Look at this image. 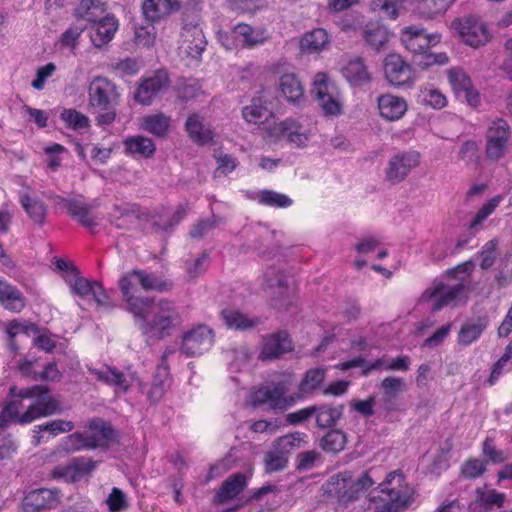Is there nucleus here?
<instances>
[{
    "label": "nucleus",
    "instance_id": "nucleus-1",
    "mask_svg": "<svg viewBox=\"0 0 512 512\" xmlns=\"http://www.w3.org/2000/svg\"><path fill=\"white\" fill-rule=\"evenodd\" d=\"M10 394L17 399L9 402L1 411L2 429L13 420L27 424L37 418L54 414L57 410V403L51 398L45 386L36 385L21 389L11 387Z\"/></svg>",
    "mask_w": 512,
    "mask_h": 512
},
{
    "label": "nucleus",
    "instance_id": "nucleus-2",
    "mask_svg": "<svg viewBox=\"0 0 512 512\" xmlns=\"http://www.w3.org/2000/svg\"><path fill=\"white\" fill-rule=\"evenodd\" d=\"M414 500V489L402 473L390 472L386 479L369 494L367 509L371 512H402Z\"/></svg>",
    "mask_w": 512,
    "mask_h": 512
},
{
    "label": "nucleus",
    "instance_id": "nucleus-3",
    "mask_svg": "<svg viewBox=\"0 0 512 512\" xmlns=\"http://www.w3.org/2000/svg\"><path fill=\"white\" fill-rule=\"evenodd\" d=\"M143 334L161 339L181 323V317L174 304L168 300L149 299L146 305L131 313Z\"/></svg>",
    "mask_w": 512,
    "mask_h": 512
},
{
    "label": "nucleus",
    "instance_id": "nucleus-4",
    "mask_svg": "<svg viewBox=\"0 0 512 512\" xmlns=\"http://www.w3.org/2000/svg\"><path fill=\"white\" fill-rule=\"evenodd\" d=\"M474 268L475 263L472 260L459 264L447 273L446 282L439 281L427 288L421 296V301L428 303L432 311L457 303L465 294L464 283Z\"/></svg>",
    "mask_w": 512,
    "mask_h": 512
},
{
    "label": "nucleus",
    "instance_id": "nucleus-5",
    "mask_svg": "<svg viewBox=\"0 0 512 512\" xmlns=\"http://www.w3.org/2000/svg\"><path fill=\"white\" fill-rule=\"evenodd\" d=\"M263 129L266 136L273 141L285 139L296 147H304L311 140L315 127L309 117L301 115L266 122Z\"/></svg>",
    "mask_w": 512,
    "mask_h": 512
},
{
    "label": "nucleus",
    "instance_id": "nucleus-6",
    "mask_svg": "<svg viewBox=\"0 0 512 512\" xmlns=\"http://www.w3.org/2000/svg\"><path fill=\"white\" fill-rule=\"evenodd\" d=\"M311 94L325 116L334 118L343 114V94L326 73L315 74L311 85Z\"/></svg>",
    "mask_w": 512,
    "mask_h": 512
},
{
    "label": "nucleus",
    "instance_id": "nucleus-7",
    "mask_svg": "<svg viewBox=\"0 0 512 512\" xmlns=\"http://www.w3.org/2000/svg\"><path fill=\"white\" fill-rule=\"evenodd\" d=\"M216 37L218 43L226 50L253 49L266 43L269 38L265 28L246 23H238L229 31L219 30Z\"/></svg>",
    "mask_w": 512,
    "mask_h": 512
},
{
    "label": "nucleus",
    "instance_id": "nucleus-8",
    "mask_svg": "<svg viewBox=\"0 0 512 512\" xmlns=\"http://www.w3.org/2000/svg\"><path fill=\"white\" fill-rule=\"evenodd\" d=\"M373 480L367 474L354 479L350 472L330 477L324 484V492L336 497L339 502L347 505L357 499L371 486Z\"/></svg>",
    "mask_w": 512,
    "mask_h": 512
},
{
    "label": "nucleus",
    "instance_id": "nucleus-9",
    "mask_svg": "<svg viewBox=\"0 0 512 512\" xmlns=\"http://www.w3.org/2000/svg\"><path fill=\"white\" fill-rule=\"evenodd\" d=\"M89 103L98 112L100 124H110L115 119L113 106L118 98L116 86L107 78L95 77L88 89Z\"/></svg>",
    "mask_w": 512,
    "mask_h": 512
},
{
    "label": "nucleus",
    "instance_id": "nucleus-10",
    "mask_svg": "<svg viewBox=\"0 0 512 512\" xmlns=\"http://www.w3.org/2000/svg\"><path fill=\"white\" fill-rule=\"evenodd\" d=\"M290 387L288 379L272 382L253 391L251 400L253 404H269L273 409L286 410L300 398L297 394H289Z\"/></svg>",
    "mask_w": 512,
    "mask_h": 512
},
{
    "label": "nucleus",
    "instance_id": "nucleus-11",
    "mask_svg": "<svg viewBox=\"0 0 512 512\" xmlns=\"http://www.w3.org/2000/svg\"><path fill=\"white\" fill-rule=\"evenodd\" d=\"M63 279L72 295L83 300H93L98 306L107 305V294L99 282L83 277L78 270L68 271Z\"/></svg>",
    "mask_w": 512,
    "mask_h": 512
},
{
    "label": "nucleus",
    "instance_id": "nucleus-12",
    "mask_svg": "<svg viewBox=\"0 0 512 512\" xmlns=\"http://www.w3.org/2000/svg\"><path fill=\"white\" fill-rule=\"evenodd\" d=\"M452 28L458 33L462 41L472 48L484 46L491 40L488 27L475 16L455 19L452 22Z\"/></svg>",
    "mask_w": 512,
    "mask_h": 512
},
{
    "label": "nucleus",
    "instance_id": "nucleus-13",
    "mask_svg": "<svg viewBox=\"0 0 512 512\" xmlns=\"http://www.w3.org/2000/svg\"><path fill=\"white\" fill-rule=\"evenodd\" d=\"M446 75L451 90L458 100L473 108L480 105V94L463 68L452 67L446 71Z\"/></svg>",
    "mask_w": 512,
    "mask_h": 512
},
{
    "label": "nucleus",
    "instance_id": "nucleus-14",
    "mask_svg": "<svg viewBox=\"0 0 512 512\" xmlns=\"http://www.w3.org/2000/svg\"><path fill=\"white\" fill-rule=\"evenodd\" d=\"M420 162L421 154L418 151H399L389 159L385 170V177L390 183H400L413 169L420 165Z\"/></svg>",
    "mask_w": 512,
    "mask_h": 512
},
{
    "label": "nucleus",
    "instance_id": "nucleus-15",
    "mask_svg": "<svg viewBox=\"0 0 512 512\" xmlns=\"http://www.w3.org/2000/svg\"><path fill=\"white\" fill-rule=\"evenodd\" d=\"M214 342V333L206 325H197L183 334L180 351L188 356H198L208 351Z\"/></svg>",
    "mask_w": 512,
    "mask_h": 512
},
{
    "label": "nucleus",
    "instance_id": "nucleus-16",
    "mask_svg": "<svg viewBox=\"0 0 512 512\" xmlns=\"http://www.w3.org/2000/svg\"><path fill=\"white\" fill-rule=\"evenodd\" d=\"M400 39L413 58L424 49H430L440 43L442 35L440 33L428 34L422 27L411 25L402 29Z\"/></svg>",
    "mask_w": 512,
    "mask_h": 512
},
{
    "label": "nucleus",
    "instance_id": "nucleus-17",
    "mask_svg": "<svg viewBox=\"0 0 512 512\" xmlns=\"http://www.w3.org/2000/svg\"><path fill=\"white\" fill-rule=\"evenodd\" d=\"M89 372L96 379L114 387L116 393H126L133 385L142 387L140 379L131 371L121 372L110 366L89 368Z\"/></svg>",
    "mask_w": 512,
    "mask_h": 512
},
{
    "label": "nucleus",
    "instance_id": "nucleus-18",
    "mask_svg": "<svg viewBox=\"0 0 512 512\" xmlns=\"http://www.w3.org/2000/svg\"><path fill=\"white\" fill-rule=\"evenodd\" d=\"M206 40L202 28L197 24L186 23L180 35L179 53L189 58L191 61L198 62L205 47Z\"/></svg>",
    "mask_w": 512,
    "mask_h": 512
},
{
    "label": "nucleus",
    "instance_id": "nucleus-19",
    "mask_svg": "<svg viewBox=\"0 0 512 512\" xmlns=\"http://www.w3.org/2000/svg\"><path fill=\"white\" fill-rule=\"evenodd\" d=\"M510 138V128L503 119L494 120L486 134V154L493 161L499 160L505 154Z\"/></svg>",
    "mask_w": 512,
    "mask_h": 512
},
{
    "label": "nucleus",
    "instance_id": "nucleus-20",
    "mask_svg": "<svg viewBox=\"0 0 512 512\" xmlns=\"http://www.w3.org/2000/svg\"><path fill=\"white\" fill-rule=\"evenodd\" d=\"M384 74L394 86H410L415 82L411 66L399 54H388L384 60Z\"/></svg>",
    "mask_w": 512,
    "mask_h": 512
},
{
    "label": "nucleus",
    "instance_id": "nucleus-21",
    "mask_svg": "<svg viewBox=\"0 0 512 512\" xmlns=\"http://www.w3.org/2000/svg\"><path fill=\"white\" fill-rule=\"evenodd\" d=\"M342 77L352 87H361L370 83L372 76L368 70L364 58L360 56H349L344 58L340 64Z\"/></svg>",
    "mask_w": 512,
    "mask_h": 512
},
{
    "label": "nucleus",
    "instance_id": "nucleus-22",
    "mask_svg": "<svg viewBox=\"0 0 512 512\" xmlns=\"http://www.w3.org/2000/svg\"><path fill=\"white\" fill-rule=\"evenodd\" d=\"M97 463L91 458L78 457L72 459L65 466H58L53 470L55 478H63L69 482L80 481L90 475L96 468Z\"/></svg>",
    "mask_w": 512,
    "mask_h": 512
},
{
    "label": "nucleus",
    "instance_id": "nucleus-23",
    "mask_svg": "<svg viewBox=\"0 0 512 512\" xmlns=\"http://www.w3.org/2000/svg\"><path fill=\"white\" fill-rule=\"evenodd\" d=\"M168 84L167 72L157 71L153 76L142 81L135 93V99L143 105H149L158 94L168 87Z\"/></svg>",
    "mask_w": 512,
    "mask_h": 512
},
{
    "label": "nucleus",
    "instance_id": "nucleus-24",
    "mask_svg": "<svg viewBox=\"0 0 512 512\" xmlns=\"http://www.w3.org/2000/svg\"><path fill=\"white\" fill-rule=\"evenodd\" d=\"M377 108L382 119L395 122L402 119L406 114L408 103L401 96L385 93L377 98Z\"/></svg>",
    "mask_w": 512,
    "mask_h": 512
},
{
    "label": "nucleus",
    "instance_id": "nucleus-25",
    "mask_svg": "<svg viewBox=\"0 0 512 512\" xmlns=\"http://www.w3.org/2000/svg\"><path fill=\"white\" fill-rule=\"evenodd\" d=\"M59 500V491L56 489H36L30 491L23 499L24 512H39L42 509L53 508Z\"/></svg>",
    "mask_w": 512,
    "mask_h": 512
},
{
    "label": "nucleus",
    "instance_id": "nucleus-26",
    "mask_svg": "<svg viewBox=\"0 0 512 512\" xmlns=\"http://www.w3.org/2000/svg\"><path fill=\"white\" fill-rule=\"evenodd\" d=\"M136 276H138V271L133 270L123 275L119 280V287L129 313L138 312V308L146 305L149 300V298L136 295L137 288L140 286V283L135 279Z\"/></svg>",
    "mask_w": 512,
    "mask_h": 512
},
{
    "label": "nucleus",
    "instance_id": "nucleus-27",
    "mask_svg": "<svg viewBox=\"0 0 512 512\" xmlns=\"http://www.w3.org/2000/svg\"><path fill=\"white\" fill-rule=\"evenodd\" d=\"M280 94L295 106H300L305 101V90L298 75L293 71L284 72L279 78Z\"/></svg>",
    "mask_w": 512,
    "mask_h": 512
},
{
    "label": "nucleus",
    "instance_id": "nucleus-28",
    "mask_svg": "<svg viewBox=\"0 0 512 512\" xmlns=\"http://www.w3.org/2000/svg\"><path fill=\"white\" fill-rule=\"evenodd\" d=\"M506 495L487 486L479 487L475 491V498L469 505V512H491L493 507L504 505Z\"/></svg>",
    "mask_w": 512,
    "mask_h": 512
},
{
    "label": "nucleus",
    "instance_id": "nucleus-29",
    "mask_svg": "<svg viewBox=\"0 0 512 512\" xmlns=\"http://www.w3.org/2000/svg\"><path fill=\"white\" fill-rule=\"evenodd\" d=\"M293 343L286 332L271 334L263 339L260 352L262 359L278 358L281 355L292 351Z\"/></svg>",
    "mask_w": 512,
    "mask_h": 512
},
{
    "label": "nucleus",
    "instance_id": "nucleus-30",
    "mask_svg": "<svg viewBox=\"0 0 512 512\" xmlns=\"http://www.w3.org/2000/svg\"><path fill=\"white\" fill-rule=\"evenodd\" d=\"M180 0H144L143 15L150 22H157L180 9Z\"/></svg>",
    "mask_w": 512,
    "mask_h": 512
},
{
    "label": "nucleus",
    "instance_id": "nucleus-31",
    "mask_svg": "<svg viewBox=\"0 0 512 512\" xmlns=\"http://www.w3.org/2000/svg\"><path fill=\"white\" fill-rule=\"evenodd\" d=\"M118 29V21L113 15H107L91 26L90 37L93 45L100 48L110 42Z\"/></svg>",
    "mask_w": 512,
    "mask_h": 512
},
{
    "label": "nucleus",
    "instance_id": "nucleus-32",
    "mask_svg": "<svg viewBox=\"0 0 512 512\" xmlns=\"http://www.w3.org/2000/svg\"><path fill=\"white\" fill-rule=\"evenodd\" d=\"M380 389L382 390V406L388 411H395L396 398L405 390V382L400 377L388 376L384 378L380 383Z\"/></svg>",
    "mask_w": 512,
    "mask_h": 512
},
{
    "label": "nucleus",
    "instance_id": "nucleus-33",
    "mask_svg": "<svg viewBox=\"0 0 512 512\" xmlns=\"http://www.w3.org/2000/svg\"><path fill=\"white\" fill-rule=\"evenodd\" d=\"M74 429V423L63 419H55L47 423L37 425L33 429V442L38 445L44 442L45 434L49 437H56L60 434L70 432Z\"/></svg>",
    "mask_w": 512,
    "mask_h": 512
},
{
    "label": "nucleus",
    "instance_id": "nucleus-34",
    "mask_svg": "<svg viewBox=\"0 0 512 512\" xmlns=\"http://www.w3.org/2000/svg\"><path fill=\"white\" fill-rule=\"evenodd\" d=\"M0 304L4 309L17 313L25 306L21 291L2 278H0Z\"/></svg>",
    "mask_w": 512,
    "mask_h": 512
},
{
    "label": "nucleus",
    "instance_id": "nucleus-35",
    "mask_svg": "<svg viewBox=\"0 0 512 512\" xmlns=\"http://www.w3.org/2000/svg\"><path fill=\"white\" fill-rule=\"evenodd\" d=\"M75 15L94 25L110 14L106 12L105 3L100 0H81L75 9Z\"/></svg>",
    "mask_w": 512,
    "mask_h": 512
},
{
    "label": "nucleus",
    "instance_id": "nucleus-36",
    "mask_svg": "<svg viewBox=\"0 0 512 512\" xmlns=\"http://www.w3.org/2000/svg\"><path fill=\"white\" fill-rule=\"evenodd\" d=\"M186 131L189 137L198 144L209 143L213 139V131L209 124L198 114H192L188 117Z\"/></svg>",
    "mask_w": 512,
    "mask_h": 512
},
{
    "label": "nucleus",
    "instance_id": "nucleus-37",
    "mask_svg": "<svg viewBox=\"0 0 512 512\" xmlns=\"http://www.w3.org/2000/svg\"><path fill=\"white\" fill-rule=\"evenodd\" d=\"M329 44V35L323 28L313 29L305 33L300 40L301 50L310 54L322 52L328 48Z\"/></svg>",
    "mask_w": 512,
    "mask_h": 512
},
{
    "label": "nucleus",
    "instance_id": "nucleus-38",
    "mask_svg": "<svg viewBox=\"0 0 512 512\" xmlns=\"http://www.w3.org/2000/svg\"><path fill=\"white\" fill-rule=\"evenodd\" d=\"M488 320L484 317L466 321L457 336L460 345L469 346L476 342L487 328Z\"/></svg>",
    "mask_w": 512,
    "mask_h": 512
},
{
    "label": "nucleus",
    "instance_id": "nucleus-39",
    "mask_svg": "<svg viewBox=\"0 0 512 512\" xmlns=\"http://www.w3.org/2000/svg\"><path fill=\"white\" fill-rule=\"evenodd\" d=\"M503 200V195H495L487 200L484 204H482V206L477 210V212L469 221L467 225L468 229L473 233L481 231L484 227V222L496 211Z\"/></svg>",
    "mask_w": 512,
    "mask_h": 512
},
{
    "label": "nucleus",
    "instance_id": "nucleus-40",
    "mask_svg": "<svg viewBox=\"0 0 512 512\" xmlns=\"http://www.w3.org/2000/svg\"><path fill=\"white\" fill-rule=\"evenodd\" d=\"M127 154L134 158H150L155 153L154 142L144 136L128 137L124 140Z\"/></svg>",
    "mask_w": 512,
    "mask_h": 512
},
{
    "label": "nucleus",
    "instance_id": "nucleus-41",
    "mask_svg": "<svg viewBox=\"0 0 512 512\" xmlns=\"http://www.w3.org/2000/svg\"><path fill=\"white\" fill-rule=\"evenodd\" d=\"M246 486V478L242 474L230 476L220 487L215 496V503L223 504L239 495Z\"/></svg>",
    "mask_w": 512,
    "mask_h": 512
},
{
    "label": "nucleus",
    "instance_id": "nucleus-42",
    "mask_svg": "<svg viewBox=\"0 0 512 512\" xmlns=\"http://www.w3.org/2000/svg\"><path fill=\"white\" fill-rule=\"evenodd\" d=\"M171 119L163 113L147 115L141 120V129L155 136L162 137L170 129Z\"/></svg>",
    "mask_w": 512,
    "mask_h": 512
},
{
    "label": "nucleus",
    "instance_id": "nucleus-43",
    "mask_svg": "<svg viewBox=\"0 0 512 512\" xmlns=\"http://www.w3.org/2000/svg\"><path fill=\"white\" fill-rule=\"evenodd\" d=\"M243 118L247 123L259 124L263 120H267L270 111L266 105V101L262 97L253 98L251 103L242 110Z\"/></svg>",
    "mask_w": 512,
    "mask_h": 512
},
{
    "label": "nucleus",
    "instance_id": "nucleus-44",
    "mask_svg": "<svg viewBox=\"0 0 512 512\" xmlns=\"http://www.w3.org/2000/svg\"><path fill=\"white\" fill-rule=\"evenodd\" d=\"M308 443V435L303 432H293L279 437L275 440L274 446L278 451L284 453L287 457L296 449L303 448Z\"/></svg>",
    "mask_w": 512,
    "mask_h": 512
},
{
    "label": "nucleus",
    "instance_id": "nucleus-45",
    "mask_svg": "<svg viewBox=\"0 0 512 512\" xmlns=\"http://www.w3.org/2000/svg\"><path fill=\"white\" fill-rule=\"evenodd\" d=\"M222 317L225 324L232 329L246 330L255 327L258 324V319L249 317L236 309H224Z\"/></svg>",
    "mask_w": 512,
    "mask_h": 512
},
{
    "label": "nucleus",
    "instance_id": "nucleus-46",
    "mask_svg": "<svg viewBox=\"0 0 512 512\" xmlns=\"http://www.w3.org/2000/svg\"><path fill=\"white\" fill-rule=\"evenodd\" d=\"M97 443L98 439L94 436H86L85 432H75L62 440L61 447L64 451L74 452L95 448Z\"/></svg>",
    "mask_w": 512,
    "mask_h": 512
},
{
    "label": "nucleus",
    "instance_id": "nucleus-47",
    "mask_svg": "<svg viewBox=\"0 0 512 512\" xmlns=\"http://www.w3.org/2000/svg\"><path fill=\"white\" fill-rule=\"evenodd\" d=\"M316 424L320 428H328L336 424L342 415L341 406H315Z\"/></svg>",
    "mask_w": 512,
    "mask_h": 512
},
{
    "label": "nucleus",
    "instance_id": "nucleus-48",
    "mask_svg": "<svg viewBox=\"0 0 512 512\" xmlns=\"http://www.w3.org/2000/svg\"><path fill=\"white\" fill-rule=\"evenodd\" d=\"M418 99L423 105L433 109H442L448 103L446 96L439 89L431 85L421 87Z\"/></svg>",
    "mask_w": 512,
    "mask_h": 512
},
{
    "label": "nucleus",
    "instance_id": "nucleus-49",
    "mask_svg": "<svg viewBox=\"0 0 512 512\" xmlns=\"http://www.w3.org/2000/svg\"><path fill=\"white\" fill-rule=\"evenodd\" d=\"M365 41L375 50H381L390 39V32L382 25L372 24L364 31Z\"/></svg>",
    "mask_w": 512,
    "mask_h": 512
},
{
    "label": "nucleus",
    "instance_id": "nucleus-50",
    "mask_svg": "<svg viewBox=\"0 0 512 512\" xmlns=\"http://www.w3.org/2000/svg\"><path fill=\"white\" fill-rule=\"evenodd\" d=\"M412 60L417 67L427 69L433 65L442 66L448 64L449 57L445 52L432 53L430 49H424L423 52L416 54Z\"/></svg>",
    "mask_w": 512,
    "mask_h": 512
},
{
    "label": "nucleus",
    "instance_id": "nucleus-51",
    "mask_svg": "<svg viewBox=\"0 0 512 512\" xmlns=\"http://www.w3.org/2000/svg\"><path fill=\"white\" fill-rule=\"evenodd\" d=\"M20 203L34 222L43 223L46 216V207L41 201L28 194H23L20 197Z\"/></svg>",
    "mask_w": 512,
    "mask_h": 512
},
{
    "label": "nucleus",
    "instance_id": "nucleus-52",
    "mask_svg": "<svg viewBox=\"0 0 512 512\" xmlns=\"http://www.w3.org/2000/svg\"><path fill=\"white\" fill-rule=\"evenodd\" d=\"M138 276L135 279L140 283V287L145 290L165 291L171 287V283L153 273L144 270H137Z\"/></svg>",
    "mask_w": 512,
    "mask_h": 512
},
{
    "label": "nucleus",
    "instance_id": "nucleus-53",
    "mask_svg": "<svg viewBox=\"0 0 512 512\" xmlns=\"http://www.w3.org/2000/svg\"><path fill=\"white\" fill-rule=\"evenodd\" d=\"M169 368L167 365H159L154 377V381L148 397L150 400L156 402L164 394L166 387L168 386Z\"/></svg>",
    "mask_w": 512,
    "mask_h": 512
},
{
    "label": "nucleus",
    "instance_id": "nucleus-54",
    "mask_svg": "<svg viewBox=\"0 0 512 512\" xmlns=\"http://www.w3.org/2000/svg\"><path fill=\"white\" fill-rule=\"evenodd\" d=\"M326 370L323 368H313L308 370L299 384L301 393H310L318 389L325 379Z\"/></svg>",
    "mask_w": 512,
    "mask_h": 512
},
{
    "label": "nucleus",
    "instance_id": "nucleus-55",
    "mask_svg": "<svg viewBox=\"0 0 512 512\" xmlns=\"http://www.w3.org/2000/svg\"><path fill=\"white\" fill-rule=\"evenodd\" d=\"M258 201L262 205L276 208H287L293 204V200L289 196L273 190L260 191Z\"/></svg>",
    "mask_w": 512,
    "mask_h": 512
},
{
    "label": "nucleus",
    "instance_id": "nucleus-56",
    "mask_svg": "<svg viewBox=\"0 0 512 512\" xmlns=\"http://www.w3.org/2000/svg\"><path fill=\"white\" fill-rule=\"evenodd\" d=\"M456 0H421L419 12L426 18H433L444 13Z\"/></svg>",
    "mask_w": 512,
    "mask_h": 512
},
{
    "label": "nucleus",
    "instance_id": "nucleus-57",
    "mask_svg": "<svg viewBox=\"0 0 512 512\" xmlns=\"http://www.w3.org/2000/svg\"><path fill=\"white\" fill-rule=\"evenodd\" d=\"M86 436H94L98 439L96 447L104 445L113 435V431L104 421L93 419L89 423V429L85 431Z\"/></svg>",
    "mask_w": 512,
    "mask_h": 512
},
{
    "label": "nucleus",
    "instance_id": "nucleus-58",
    "mask_svg": "<svg viewBox=\"0 0 512 512\" xmlns=\"http://www.w3.org/2000/svg\"><path fill=\"white\" fill-rule=\"evenodd\" d=\"M346 445V435L340 430L328 432L321 440L323 450L337 453L344 449Z\"/></svg>",
    "mask_w": 512,
    "mask_h": 512
},
{
    "label": "nucleus",
    "instance_id": "nucleus-59",
    "mask_svg": "<svg viewBox=\"0 0 512 512\" xmlns=\"http://www.w3.org/2000/svg\"><path fill=\"white\" fill-rule=\"evenodd\" d=\"M338 367L343 371L354 367H362L364 376H367L370 372L374 370H384L383 357L369 364H365V360L363 357H356L350 361L341 363Z\"/></svg>",
    "mask_w": 512,
    "mask_h": 512
},
{
    "label": "nucleus",
    "instance_id": "nucleus-60",
    "mask_svg": "<svg viewBox=\"0 0 512 512\" xmlns=\"http://www.w3.org/2000/svg\"><path fill=\"white\" fill-rule=\"evenodd\" d=\"M68 212L90 229L97 225L95 219L90 215L89 208L79 201L70 202Z\"/></svg>",
    "mask_w": 512,
    "mask_h": 512
},
{
    "label": "nucleus",
    "instance_id": "nucleus-61",
    "mask_svg": "<svg viewBox=\"0 0 512 512\" xmlns=\"http://www.w3.org/2000/svg\"><path fill=\"white\" fill-rule=\"evenodd\" d=\"M404 0H374L371 3L372 11H382L386 17L396 19Z\"/></svg>",
    "mask_w": 512,
    "mask_h": 512
},
{
    "label": "nucleus",
    "instance_id": "nucleus-62",
    "mask_svg": "<svg viewBox=\"0 0 512 512\" xmlns=\"http://www.w3.org/2000/svg\"><path fill=\"white\" fill-rule=\"evenodd\" d=\"M486 471V461L479 458H468L461 465V475L467 479H475Z\"/></svg>",
    "mask_w": 512,
    "mask_h": 512
},
{
    "label": "nucleus",
    "instance_id": "nucleus-63",
    "mask_svg": "<svg viewBox=\"0 0 512 512\" xmlns=\"http://www.w3.org/2000/svg\"><path fill=\"white\" fill-rule=\"evenodd\" d=\"M287 462L288 457L281 451H278V449L273 445V449L269 451L265 457L266 471L274 472L282 470L286 467Z\"/></svg>",
    "mask_w": 512,
    "mask_h": 512
},
{
    "label": "nucleus",
    "instance_id": "nucleus-64",
    "mask_svg": "<svg viewBox=\"0 0 512 512\" xmlns=\"http://www.w3.org/2000/svg\"><path fill=\"white\" fill-rule=\"evenodd\" d=\"M109 512H121L128 507L126 494L119 488L114 487L106 499Z\"/></svg>",
    "mask_w": 512,
    "mask_h": 512
}]
</instances>
